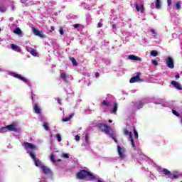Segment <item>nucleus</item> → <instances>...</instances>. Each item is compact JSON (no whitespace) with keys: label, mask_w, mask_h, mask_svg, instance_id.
<instances>
[{"label":"nucleus","mask_w":182,"mask_h":182,"mask_svg":"<svg viewBox=\"0 0 182 182\" xmlns=\"http://www.w3.org/2000/svg\"><path fill=\"white\" fill-rule=\"evenodd\" d=\"M87 177H90L92 180L95 178V176H93L92 173L85 169L80 170V172L77 173V178L79 180H85V178H87Z\"/></svg>","instance_id":"1"},{"label":"nucleus","mask_w":182,"mask_h":182,"mask_svg":"<svg viewBox=\"0 0 182 182\" xmlns=\"http://www.w3.org/2000/svg\"><path fill=\"white\" fill-rule=\"evenodd\" d=\"M97 127H98V129H100L101 132H104L105 133H106V134H110V131L112 130V129L110 128V127L107 126V124H98L97 125Z\"/></svg>","instance_id":"2"},{"label":"nucleus","mask_w":182,"mask_h":182,"mask_svg":"<svg viewBox=\"0 0 182 182\" xmlns=\"http://www.w3.org/2000/svg\"><path fill=\"white\" fill-rule=\"evenodd\" d=\"M141 75V73H138L136 76L131 77V79L129 80V83H136L137 82H144V80H142L141 78H140Z\"/></svg>","instance_id":"3"},{"label":"nucleus","mask_w":182,"mask_h":182,"mask_svg":"<svg viewBox=\"0 0 182 182\" xmlns=\"http://www.w3.org/2000/svg\"><path fill=\"white\" fill-rule=\"evenodd\" d=\"M166 63L169 69H174V60L171 56L166 58Z\"/></svg>","instance_id":"4"},{"label":"nucleus","mask_w":182,"mask_h":182,"mask_svg":"<svg viewBox=\"0 0 182 182\" xmlns=\"http://www.w3.org/2000/svg\"><path fill=\"white\" fill-rule=\"evenodd\" d=\"M1 132H6V130H9V132H18V129L15 127V125L14 124H10L7 125L5 127L1 128Z\"/></svg>","instance_id":"5"},{"label":"nucleus","mask_w":182,"mask_h":182,"mask_svg":"<svg viewBox=\"0 0 182 182\" xmlns=\"http://www.w3.org/2000/svg\"><path fill=\"white\" fill-rule=\"evenodd\" d=\"M32 31H33V33L36 36H39V38H46V35L43 34V32H42L35 28H33Z\"/></svg>","instance_id":"6"},{"label":"nucleus","mask_w":182,"mask_h":182,"mask_svg":"<svg viewBox=\"0 0 182 182\" xmlns=\"http://www.w3.org/2000/svg\"><path fill=\"white\" fill-rule=\"evenodd\" d=\"M23 146L26 150H28V149H30V150H35V149H36V146H35L32 143L26 141L23 142Z\"/></svg>","instance_id":"7"},{"label":"nucleus","mask_w":182,"mask_h":182,"mask_svg":"<svg viewBox=\"0 0 182 182\" xmlns=\"http://www.w3.org/2000/svg\"><path fill=\"white\" fill-rule=\"evenodd\" d=\"M181 173L174 171L173 173H171V176H169V178H171V180H176V178H179V177H181Z\"/></svg>","instance_id":"8"},{"label":"nucleus","mask_w":182,"mask_h":182,"mask_svg":"<svg viewBox=\"0 0 182 182\" xmlns=\"http://www.w3.org/2000/svg\"><path fill=\"white\" fill-rule=\"evenodd\" d=\"M117 150L120 159L123 160V159L126 157V156L124 155V149H123L120 146H117Z\"/></svg>","instance_id":"9"},{"label":"nucleus","mask_w":182,"mask_h":182,"mask_svg":"<svg viewBox=\"0 0 182 182\" xmlns=\"http://www.w3.org/2000/svg\"><path fill=\"white\" fill-rule=\"evenodd\" d=\"M134 6H135V9H136L137 12H141V14H144V11H145L144 4H141V6H139V4H135Z\"/></svg>","instance_id":"10"},{"label":"nucleus","mask_w":182,"mask_h":182,"mask_svg":"<svg viewBox=\"0 0 182 182\" xmlns=\"http://www.w3.org/2000/svg\"><path fill=\"white\" fill-rule=\"evenodd\" d=\"M33 110L34 113L36 114H41V106L39 105V103H36L33 105Z\"/></svg>","instance_id":"11"},{"label":"nucleus","mask_w":182,"mask_h":182,"mask_svg":"<svg viewBox=\"0 0 182 182\" xmlns=\"http://www.w3.org/2000/svg\"><path fill=\"white\" fill-rule=\"evenodd\" d=\"M41 169L43 170V174H46L47 176L49 174H52L50 168H49L48 166H42Z\"/></svg>","instance_id":"12"},{"label":"nucleus","mask_w":182,"mask_h":182,"mask_svg":"<svg viewBox=\"0 0 182 182\" xmlns=\"http://www.w3.org/2000/svg\"><path fill=\"white\" fill-rule=\"evenodd\" d=\"M171 85H172L173 87H176V89H178V90H182L181 85H180L177 81H171Z\"/></svg>","instance_id":"13"},{"label":"nucleus","mask_w":182,"mask_h":182,"mask_svg":"<svg viewBox=\"0 0 182 182\" xmlns=\"http://www.w3.org/2000/svg\"><path fill=\"white\" fill-rule=\"evenodd\" d=\"M128 59H130V60H138L139 62H141V58L137 57L134 55H129Z\"/></svg>","instance_id":"14"},{"label":"nucleus","mask_w":182,"mask_h":182,"mask_svg":"<svg viewBox=\"0 0 182 182\" xmlns=\"http://www.w3.org/2000/svg\"><path fill=\"white\" fill-rule=\"evenodd\" d=\"M60 77L63 79V80H64L65 83H69V80H68V75H66V73H61Z\"/></svg>","instance_id":"15"},{"label":"nucleus","mask_w":182,"mask_h":182,"mask_svg":"<svg viewBox=\"0 0 182 182\" xmlns=\"http://www.w3.org/2000/svg\"><path fill=\"white\" fill-rule=\"evenodd\" d=\"M161 172L164 176H171V172L167 168H163Z\"/></svg>","instance_id":"16"},{"label":"nucleus","mask_w":182,"mask_h":182,"mask_svg":"<svg viewBox=\"0 0 182 182\" xmlns=\"http://www.w3.org/2000/svg\"><path fill=\"white\" fill-rule=\"evenodd\" d=\"M155 6L156 9H161V0H156L155 2Z\"/></svg>","instance_id":"17"},{"label":"nucleus","mask_w":182,"mask_h":182,"mask_svg":"<svg viewBox=\"0 0 182 182\" xmlns=\"http://www.w3.org/2000/svg\"><path fill=\"white\" fill-rule=\"evenodd\" d=\"M11 48L13 49V50H16L17 52L21 51V48H19V46H18L15 44H11Z\"/></svg>","instance_id":"18"},{"label":"nucleus","mask_w":182,"mask_h":182,"mask_svg":"<svg viewBox=\"0 0 182 182\" xmlns=\"http://www.w3.org/2000/svg\"><path fill=\"white\" fill-rule=\"evenodd\" d=\"M117 102H114V107H113V109L111 112V113H113L114 114H116V113H117Z\"/></svg>","instance_id":"19"},{"label":"nucleus","mask_w":182,"mask_h":182,"mask_svg":"<svg viewBox=\"0 0 182 182\" xmlns=\"http://www.w3.org/2000/svg\"><path fill=\"white\" fill-rule=\"evenodd\" d=\"M69 60H70L73 65V66H77V62L76 61V59L73 57H69Z\"/></svg>","instance_id":"20"},{"label":"nucleus","mask_w":182,"mask_h":182,"mask_svg":"<svg viewBox=\"0 0 182 182\" xmlns=\"http://www.w3.org/2000/svg\"><path fill=\"white\" fill-rule=\"evenodd\" d=\"M124 134H125V136H129V139L130 138V135L133 136V133L132 132H129L127 128L124 129Z\"/></svg>","instance_id":"21"},{"label":"nucleus","mask_w":182,"mask_h":182,"mask_svg":"<svg viewBox=\"0 0 182 182\" xmlns=\"http://www.w3.org/2000/svg\"><path fill=\"white\" fill-rule=\"evenodd\" d=\"M14 33H16V35H21V33H22V31L19 27H17L14 29Z\"/></svg>","instance_id":"22"},{"label":"nucleus","mask_w":182,"mask_h":182,"mask_svg":"<svg viewBox=\"0 0 182 182\" xmlns=\"http://www.w3.org/2000/svg\"><path fill=\"white\" fill-rule=\"evenodd\" d=\"M129 139V141H131L132 147H136V144L134 143V139H133V136H132V134H130V137Z\"/></svg>","instance_id":"23"},{"label":"nucleus","mask_w":182,"mask_h":182,"mask_svg":"<svg viewBox=\"0 0 182 182\" xmlns=\"http://www.w3.org/2000/svg\"><path fill=\"white\" fill-rule=\"evenodd\" d=\"M35 165L36 166V167H41V161L38 159H36L33 160Z\"/></svg>","instance_id":"24"},{"label":"nucleus","mask_w":182,"mask_h":182,"mask_svg":"<svg viewBox=\"0 0 182 182\" xmlns=\"http://www.w3.org/2000/svg\"><path fill=\"white\" fill-rule=\"evenodd\" d=\"M0 12H2L3 14L6 12V8L4 4H0Z\"/></svg>","instance_id":"25"},{"label":"nucleus","mask_w":182,"mask_h":182,"mask_svg":"<svg viewBox=\"0 0 182 182\" xmlns=\"http://www.w3.org/2000/svg\"><path fill=\"white\" fill-rule=\"evenodd\" d=\"M11 76H13L14 77H16V79H20L21 77V75L16 73H11L10 74Z\"/></svg>","instance_id":"26"},{"label":"nucleus","mask_w":182,"mask_h":182,"mask_svg":"<svg viewBox=\"0 0 182 182\" xmlns=\"http://www.w3.org/2000/svg\"><path fill=\"white\" fill-rule=\"evenodd\" d=\"M74 115L75 114H71L68 117L63 119V122H69V120H70Z\"/></svg>","instance_id":"27"},{"label":"nucleus","mask_w":182,"mask_h":182,"mask_svg":"<svg viewBox=\"0 0 182 182\" xmlns=\"http://www.w3.org/2000/svg\"><path fill=\"white\" fill-rule=\"evenodd\" d=\"M108 134L110 136V137H112L115 143H117V139H116V136H114V134L109 132V134Z\"/></svg>","instance_id":"28"},{"label":"nucleus","mask_w":182,"mask_h":182,"mask_svg":"<svg viewBox=\"0 0 182 182\" xmlns=\"http://www.w3.org/2000/svg\"><path fill=\"white\" fill-rule=\"evenodd\" d=\"M176 8L178 10L181 9V1H177L176 3Z\"/></svg>","instance_id":"29"},{"label":"nucleus","mask_w":182,"mask_h":182,"mask_svg":"<svg viewBox=\"0 0 182 182\" xmlns=\"http://www.w3.org/2000/svg\"><path fill=\"white\" fill-rule=\"evenodd\" d=\"M43 127H44L45 130L49 132L50 129L48 122H44V124H43Z\"/></svg>","instance_id":"30"},{"label":"nucleus","mask_w":182,"mask_h":182,"mask_svg":"<svg viewBox=\"0 0 182 182\" xmlns=\"http://www.w3.org/2000/svg\"><path fill=\"white\" fill-rule=\"evenodd\" d=\"M50 160L53 162V163H56V158L55 157V155H53V154H52L50 156Z\"/></svg>","instance_id":"31"},{"label":"nucleus","mask_w":182,"mask_h":182,"mask_svg":"<svg viewBox=\"0 0 182 182\" xmlns=\"http://www.w3.org/2000/svg\"><path fill=\"white\" fill-rule=\"evenodd\" d=\"M31 55L33 56H38V53H36V50L32 49L31 51L30 52Z\"/></svg>","instance_id":"32"},{"label":"nucleus","mask_w":182,"mask_h":182,"mask_svg":"<svg viewBox=\"0 0 182 182\" xmlns=\"http://www.w3.org/2000/svg\"><path fill=\"white\" fill-rule=\"evenodd\" d=\"M20 80H22V82H24V83H28V79L26 77H23L22 75H20Z\"/></svg>","instance_id":"33"},{"label":"nucleus","mask_w":182,"mask_h":182,"mask_svg":"<svg viewBox=\"0 0 182 182\" xmlns=\"http://www.w3.org/2000/svg\"><path fill=\"white\" fill-rule=\"evenodd\" d=\"M102 105H103L104 106H107V107H110V103H109L106 100H103L102 102Z\"/></svg>","instance_id":"34"},{"label":"nucleus","mask_w":182,"mask_h":182,"mask_svg":"<svg viewBox=\"0 0 182 182\" xmlns=\"http://www.w3.org/2000/svg\"><path fill=\"white\" fill-rule=\"evenodd\" d=\"M157 55H159V54H158V53H157L156 50H151V56H154V57H156V56H157Z\"/></svg>","instance_id":"35"},{"label":"nucleus","mask_w":182,"mask_h":182,"mask_svg":"<svg viewBox=\"0 0 182 182\" xmlns=\"http://www.w3.org/2000/svg\"><path fill=\"white\" fill-rule=\"evenodd\" d=\"M29 155L33 161L36 160V156H35V154H33V152H29Z\"/></svg>","instance_id":"36"},{"label":"nucleus","mask_w":182,"mask_h":182,"mask_svg":"<svg viewBox=\"0 0 182 182\" xmlns=\"http://www.w3.org/2000/svg\"><path fill=\"white\" fill-rule=\"evenodd\" d=\"M56 138H57L58 141H62V136H60V134H57Z\"/></svg>","instance_id":"37"},{"label":"nucleus","mask_w":182,"mask_h":182,"mask_svg":"<svg viewBox=\"0 0 182 182\" xmlns=\"http://www.w3.org/2000/svg\"><path fill=\"white\" fill-rule=\"evenodd\" d=\"M134 134L135 136V139H139V133H137V131L136 130V129H134Z\"/></svg>","instance_id":"38"},{"label":"nucleus","mask_w":182,"mask_h":182,"mask_svg":"<svg viewBox=\"0 0 182 182\" xmlns=\"http://www.w3.org/2000/svg\"><path fill=\"white\" fill-rule=\"evenodd\" d=\"M172 112H173V114H175V116H177V117H178V116H180V114L174 109L172 110Z\"/></svg>","instance_id":"39"},{"label":"nucleus","mask_w":182,"mask_h":182,"mask_svg":"<svg viewBox=\"0 0 182 182\" xmlns=\"http://www.w3.org/2000/svg\"><path fill=\"white\" fill-rule=\"evenodd\" d=\"M152 65H154V66H157L159 65V63L157 62V60H153Z\"/></svg>","instance_id":"40"},{"label":"nucleus","mask_w":182,"mask_h":182,"mask_svg":"<svg viewBox=\"0 0 182 182\" xmlns=\"http://www.w3.org/2000/svg\"><path fill=\"white\" fill-rule=\"evenodd\" d=\"M59 32L61 35H64L65 32L63 31V27H60Z\"/></svg>","instance_id":"41"},{"label":"nucleus","mask_w":182,"mask_h":182,"mask_svg":"<svg viewBox=\"0 0 182 182\" xmlns=\"http://www.w3.org/2000/svg\"><path fill=\"white\" fill-rule=\"evenodd\" d=\"M151 33L154 35V37L157 36V33L154 29L151 30Z\"/></svg>","instance_id":"42"},{"label":"nucleus","mask_w":182,"mask_h":182,"mask_svg":"<svg viewBox=\"0 0 182 182\" xmlns=\"http://www.w3.org/2000/svg\"><path fill=\"white\" fill-rule=\"evenodd\" d=\"M85 141H86V143H89V134H85Z\"/></svg>","instance_id":"43"},{"label":"nucleus","mask_w":182,"mask_h":182,"mask_svg":"<svg viewBox=\"0 0 182 182\" xmlns=\"http://www.w3.org/2000/svg\"><path fill=\"white\" fill-rule=\"evenodd\" d=\"M62 157H64V159H69V154H63Z\"/></svg>","instance_id":"44"},{"label":"nucleus","mask_w":182,"mask_h":182,"mask_svg":"<svg viewBox=\"0 0 182 182\" xmlns=\"http://www.w3.org/2000/svg\"><path fill=\"white\" fill-rule=\"evenodd\" d=\"M33 48H31L30 47H26V50L27 52H29V53H31V51L33 50Z\"/></svg>","instance_id":"45"},{"label":"nucleus","mask_w":182,"mask_h":182,"mask_svg":"<svg viewBox=\"0 0 182 182\" xmlns=\"http://www.w3.org/2000/svg\"><path fill=\"white\" fill-rule=\"evenodd\" d=\"M75 140H76V141H79V140H80V136L76 135L75 136Z\"/></svg>","instance_id":"46"},{"label":"nucleus","mask_w":182,"mask_h":182,"mask_svg":"<svg viewBox=\"0 0 182 182\" xmlns=\"http://www.w3.org/2000/svg\"><path fill=\"white\" fill-rule=\"evenodd\" d=\"M139 104H138V106L139 107H143V102H141V101H139V102H138Z\"/></svg>","instance_id":"47"},{"label":"nucleus","mask_w":182,"mask_h":182,"mask_svg":"<svg viewBox=\"0 0 182 182\" xmlns=\"http://www.w3.org/2000/svg\"><path fill=\"white\" fill-rule=\"evenodd\" d=\"M79 26H80V24H79V23L75 24V25L73 26V27L75 28H79Z\"/></svg>","instance_id":"48"},{"label":"nucleus","mask_w":182,"mask_h":182,"mask_svg":"<svg viewBox=\"0 0 182 182\" xmlns=\"http://www.w3.org/2000/svg\"><path fill=\"white\" fill-rule=\"evenodd\" d=\"M168 6H170L171 5V0H167Z\"/></svg>","instance_id":"49"},{"label":"nucleus","mask_w":182,"mask_h":182,"mask_svg":"<svg viewBox=\"0 0 182 182\" xmlns=\"http://www.w3.org/2000/svg\"><path fill=\"white\" fill-rule=\"evenodd\" d=\"M53 31H55V28H53V26H51L50 32H53Z\"/></svg>","instance_id":"50"},{"label":"nucleus","mask_w":182,"mask_h":182,"mask_svg":"<svg viewBox=\"0 0 182 182\" xmlns=\"http://www.w3.org/2000/svg\"><path fill=\"white\" fill-rule=\"evenodd\" d=\"M99 76H100V74L98 72H97V73H95V77H99Z\"/></svg>","instance_id":"51"},{"label":"nucleus","mask_w":182,"mask_h":182,"mask_svg":"<svg viewBox=\"0 0 182 182\" xmlns=\"http://www.w3.org/2000/svg\"><path fill=\"white\" fill-rule=\"evenodd\" d=\"M98 26H99L100 28H102V26H103V25L102 24V23L99 22V23H98Z\"/></svg>","instance_id":"52"},{"label":"nucleus","mask_w":182,"mask_h":182,"mask_svg":"<svg viewBox=\"0 0 182 182\" xmlns=\"http://www.w3.org/2000/svg\"><path fill=\"white\" fill-rule=\"evenodd\" d=\"M175 77H176V79H180V75H176V76H175Z\"/></svg>","instance_id":"53"},{"label":"nucleus","mask_w":182,"mask_h":182,"mask_svg":"<svg viewBox=\"0 0 182 182\" xmlns=\"http://www.w3.org/2000/svg\"><path fill=\"white\" fill-rule=\"evenodd\" d=\"M112 29H116V24H112Z\"/></svg>","instance_id":"54"},{"label":"nucleus","mask_w":182,"mask_h":182,"mask_svg":"<svg viewBox=\"0 0 182 182\" xmlns=\"http://www.w3.org/2000/svg\"><path fill=\"white\" fill-rule=\"evenodd\" d=\"M12 10H13V11H15V6H12Z\"/></svg>","instance_id":"55"},{"label":"nucleus","mask_w":182,"mask_h":182,"mask_svg":"<svg viewBox=\"0 0 182 182\" xmlns=\"http://www.w3.org/2000/svg\"><path fill=\"white\" fill-rule=\"evenodd\" d=\"M113 121L112 119L109 120V123H112Z\"/></svg>","instance_id":"56"},{"label":"nucleus","mask_w":182,"mask_h":182,"mask_svg":"<svg viewBox=\"0 0 182 182\" xmlns=\"http://www.w3.org/2000/svg\"><path fill=\"white\" fill-rule=\"evenodd\" d=\"M31 99L32 100H33V95H31Z\"/></svg>","instance_id":"57"},{"label":"nucleus","mask_w":182,"mask_h":182,"mask_svg":"<svg viewBox=\"0 0 182 182\" xmlns=\"http://www.w3.org/2000/svg\"><path fill=\"white\" fill-rule=\"evenodd\" d=\"M58 161H62V160H60V159H58Z\"/></svg>","instance_id":"58"},{"label":"nucleus","mask_w":182,"mask_h":182,"mask_svg":"<svg viewBox=\"0 0 182 182\" xmlns=\"http://www.w3.org/2000/svg\"><path fill=\"white\" fill-rule=\"evenodd\" d=\"M41 182H42V181H41ZM43 182H46L45 181H43Z\"/></svg>","instance_id":"59"}]
</instances>
